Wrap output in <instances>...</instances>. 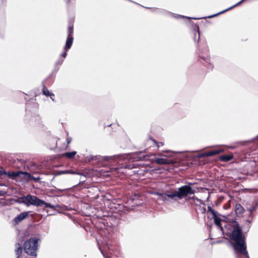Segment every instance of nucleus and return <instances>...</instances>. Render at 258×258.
Listing matches in <instances>:
<instances>
[{
	"label": "nucleus",
	"instance_id": "1",
	"mask_svg": "<svg viewBox=\"0 0 258 258\" xmlns=\"http://www.w3.org/2000/svg\"><path fill=\"white\" fill-rule=\"evenodd\" d=\"M104 160L105 161H113L119 164L123 165L127 162H130L131 160L133 161L138 160H150L152 163H155L159 165H169L173 163V161L171 159H165L163 158H156L154 155H143V152H137L134 154H118L111 156H105ZM122 167L125 168H133V166L129 165H122Z\"/></svg>",
	"mask_w": 258,
	"mask_h": 258
},
{
	"label": "nucleus",
	"instance_id": "2",
	"mask_svg": "<svg viewBox=\"0 0 258 258\" xmlns=\"http://www.w3.org/2000/svg\"><path fill=\"white\" fill-rule=\"evenodd\" d=\"M232 226L233 228L230 238L234 241L233 247L237 253V258H249L241 229L235 221L232 222Z\"/></svg>",
	"mask_w": 258,
	"mask_h": 258
},
{
	"label": "nucleus",
	"instance_id": "3",
	"mask_svg": "<svg viewBox=\"0 0 258 258\" xmlns=\"http://www.w3.org/2000/svg\"><path fill=\"white\" fill-rule=\"evenodd\" d=\"M20 203L26 205L27 206L29 205H33L35 206H40L44 205L46 208H58V205H52L49 203H46L45 201L40 200L35 196L28 195L26 196H23L20 198Z\"/></svg>",
	"mask_w": 258,
	"mask_h": 258
},
{
	"label": "nucleus",
	"instance_id": "4",
	"mask_svg": "<svg viewBox=\"0 0 258 258\" xmlns=\"http://www.w3.org/2000/svg\"><path fill=\"white\" fill-rule=\"evenodd\" d=\"M39 240V239L36 238H31L27 240L24 243V250L25 252L29 255L36 256Z\"/></svg>",
	"mask_w": 258,
	"mask_h": 258
},
{
	"label": "nucleus",
	"instance_id": "5",
	"mask_svg": "<svg viewBox=\"0 0 258 258\" xmlns=\"http://www.w3.org/2000/svg\"><path fill=\"white\" fill-rule=\"evenodd\" d=\"M155 195L158 196L157 199L158 200H161L166 204L180 200L176 190L173 191H168L163 193L156 192Z\"/></svg>",
	"mask_w": 258,
	"mask_h": 258
},
{
	"label": "nucleus",
	"instance_id": "6",
	"mask_svg": "<svg viewBox=\"0 0 258 258\" xmlns=\"http://www.w3.org/2000/svg\"><path fill=\"white\" fill-rule=\"evenodd\" d=\"M192 184V183L189 182L187 184L183 185L176 190L179 200L195 194V190L191 187Z\"/></svg>",
	"mask_w": 258,
	"mask_h": 258
},
{
	"label": "nucleus",
	"instance_id": "7",
	"mask_svg": "<svg viewBox=\"0 0 258 258\" xmlns=\"http://www.w3.org/2000/svg\"><path fill=\"white\" fill-rule=\"evenodd\" d=\"M21 174H23L26 177H28L29 178H32L33 179H34L35 181H37L39 179V178H35L33 177H32L31 176V175L27 172H22V171L12 172H7V174L6 175L12 179H15V177H16L17 176H20V175H21Z\"/></svg>",
	"mask_w": 258,
	"mask_h": 258
},
{
	"label": "nucleus",
	"instance_id": "8",
	"mask_svg": "<svg viewBox=\"0 0 258 258\" xmlns=\"http://www.w3.org/2000/svg\"><path fill=\"white\" fill-rule=\"evenodd\" d=\"M30 211L24 212L17 217H16L13 220V224L14 225L18 224L20 222L22 221L23 220L27 218L30 214Z\"/></svg>",
	"mask_w": 258,
	"mask_h": 258
},
{
	"label": "nucleus",
	"instance_id": "9",
	"mask_svg": "<svg viewBox=\"0 0 258 258\" xmlns=\"http://www.w3.org/2000/svg\"><path fill=\"white\" fill-rule=\"evenodd\" d=\"M223 151H224V150L223 149H217V150H213V151H209V152L201 153V154H199L198 157L199 158H203V157H204L212 156H213V155H215L218 154H219L220 153H222Z\"/></svg>",
	"mask_w": 258,
	"mask_h": 258
},
{
	"label": "nucleus",
	"instance_id": "10",
	"mask_svg": "<svg viewBox=\"0 0 258 258\" xmlns=\"http://www.w3.org/2000/svg\"><path fill=\"white\" fill-rule=\"evenodd\" d=\"M258 207V202L255 201L252 203L251 206L247 207V210L249 212L250 215H251L253 212L255 211Z\"/></svg>",
	"mask_w": 258,
	"mask_h": 258
},
{
	"label": "nucleus",
	"instance_id": "11",
	"mask_svg": "<svg viewBox=\"0 0 258 258\" xmlns=\"http://www.w3.org/2000/svg\"><path fill=\"white\" fill-rule=\"evenodd\" d=\"M73 41V37H68L66 41V46L64 47V50L67 51L68 49L71 47Z\"/></svg>",
	"mask_w": 258,
	"mask_h": 258
},
{
	"label": "nucleus",
	"instance_id": "12",
	"mask_svg": "<svg viewBox=\"0 0 258 258\" xmlns=\"http://www.w3.org/2000/svg\"><path fill=\"white\" fill-rule=\"evenodd\" d=\"M235 211L236 214L241 215L244 211V208L239 204H236L235 206Z\"/></svg>",
	"mask_w": 258,
	"mask_h": 258
},
{
	"label": "nucleus",
	"instance_id": "13",
	"mask_svg": "<svg viewBox=\"0 0 258 258\" xmlns=\"http://www.w3.org/2000/svg\"><path fill=\"white\" fill-rule=\"evenodd\" d=\"M16 247V254L18 255L17 258H19L20 256L21 255V253L22 252V248L21 247V244L19 243H16L15 245Z\"/></svg>",
	"mask_w": 258,
	"mask_h": 258
},
{
	"label": "nucleus",
	"instance_id": "14",
	"mask_svg": "<svg viewBox=\"0 0 258 258\" xmlns=\"http://www.w3.org/2000/svg\"><path fill=\"white\" fill-rule=\"evenodd\" d=\"M158 155L162 157H172V152L168 150L163 151V153H159Z\"/></svg>",
	"mask_w": 258,
	"mask_h": 258
},
{
	"label": "nucleus",
	"instance_id": "15",
	"mask_svg": "<svg viewBox=\"0 0 258 258\" xmlns=\"http://www.w3.org/2000/svg\"><path fill=\"white\" fill-rule=\"evenodd\" d=\"M233 158V156L232 155H223L220 156V160L221 161L223 162H227L231 160Z\"/></svg>",
	"mask_w": 258,
	"mask_h": 258
},
{
	"label": "nucleus",
	"instance_id": "16",
	"mask_svg": "<svg viewBox=\"0 0 258 258\" xmlns=\"http://www.w3.org/2000/svg\"><path fill=\"white\" fill-rule=\"evenodd\" d=\"M42 92H43V94L44 95H45V96H50L51 99L52 100H53V99H52V96H54V94H53L52 93H50L46 88L44 86H43V90H42Z\"/></svg>",
	"mask_w": 258,
	"mask_h": 258
},
{
	"label": "nucleus",
	"instance_id": "17",
	"mask_svg": "<svg viewBox=\"0 0 258 258\" xmlns=\"http://www.w3.org/2000/svg\"><path fill=\"white\" fill-rule=\"evenodd\" d=\"M77 152L76 151H73L71 152H67L64 153V156L70 159L73 158L75 155L76 154Z\"/></svg>",
	"mask_w": 258,
	"mask_h": 258
},
{
	"label": "nucleus",
	"instance_id": "18",
	"mask_svg": "<svg viewBox=\"0 0 258 258\" xmlns=\"http://www.w3.org/2000/svg\"><path fill=\"white\" fill-rule=\"evenodd\" d=\"M213 218H214V222L215 223V224L218 226H220V224H221V219L217 217V214L213 216Z\"/></svg>",
	"mask_w": 258,
	"mask_h": 258
},
{
	"label": "nucleus",
	"instance_id": "19",
	"mask_svg": "<svg viewBox=\"0 0 258 258\" xmlns=\"http://www.w3.org/2000/svg\"><path fill=\"white\" fill-rule=\"evenodd\" d=\"M73 33V26L70 25L69 26L68 31V37H71V35H72V34Z\"/></svg>",
	"mask_w": 258,
	"mask_h": 258
},
{
	"label": "nucleus",
	"instance_id": "20",
	"mask_svg": "<svg viewBox=\"0 0 258 258\" xmlns=\"http://www.w3.org/2000/svg\"><path fill=\"white\" fill-rule=\"evenodd\" d=\"M208 211L210 212L213 216H215L217 214V212H215L211 207L208 206Z\"/></svg>",
	"mask_w": 258,
	"mask_h": 258
},
{
	"label": "nucleus",
	"instance_id": "21",
	"mask_svg": "<svg viewBox=\"0 0 258 258\" xmlns=\"http://www.w3.org/2000/svg\"><path fill=\"white\" fill-rule=\"evenodd\" d=\"M69 173H70L69 170H62V171H58V172L56 173V174L60 175V174H68Z\"/></svg>",
	"mask_w": 258,
	"mask_h": 258
},
{
	"label": "nucleus",
	"instance_id": "22",
	"mask_svg": "<svg viewBox=\"0 0 258 258\" xmlns=\"http://www.w3.org/2000/svg\"><path fill=\"white\" fill-rule=\"evenodd\" d=\"M7 174V172H6L3 167H0V176L6 175Z\"/></svg>",
	"mask_w": 258,
	"mask_h": 258
},
{
	"label": "nucleus",
	"instance_id": "23",
	"mask_svg": "<svg viewBox=\"0 0 258 258\" xmlns=\"http://www.w3.org/2000/svg\"><path fill=\"white\" fill-rule=\"evenodd\" d=\"M153 142L156 144V146L158 148H159L164 145L162 142H157L155 140H153Z\"/></svg>",
	"mask_w": 258,
	"mask_h": 258
},
{
	"label": "nucleus",
	"instance_id": "24",
	"mask_svg": "<svg viewBox=\"0 0 258 258\" xmlns=\"http://www.w3.org/2000/svg\"><path fill=\"white\" fill-rule=\"evenodd\" d=\"M244 1H245V0H241V1H240L239 3H237V4H235V5L233 6L232 7H231V8H229V9H227V10H226V11H227V10H230L231 9H232V8H234V7H236V6H238V5H239L240 4L242 3L243 2H244ZM225 11H226V10H225ZM225 12V11H223L222 12Z\"/></svg>",
	"mask_w": 258,
	"mask_h": 258
},
{
	"label": "nucleus",
	"instance_id": "25",
	"mask_svg": "<svg viewBox=\"0 0 258 258\" xmlns=\"http://www.w3.org/2000/svg\"><path fill=\"white\" fill-rule=\"evenodd\" d=\"M198 35V41H199L200 40V33L199 32H196L195 34V37L196 36V35Z\"/></svg>",
	"mask_w": 258,
	"mask_h": 258
},
{
	"label": "nucleus",
	"instance_id": "26",
	"mask_svg": "<svg viewBox=\"0 0 258 258\" xmlns=\"http://www.w3.org/2000/svg\"><path fill=\"white\" fill-rule=\"evenodd\" d=\"M6 192L3 191V190H0V196H4L6 195Z\"/></svg>",
	"mask_w": 258,
	"mask_h": 258
},
{
	"label": "nucleus",
	"instance_id": "27",
	"mask_svg": "<svg viewBox=\"0 0 258 258\" xmlns=\"http://www.w3.org/2000/svg\"><path fill=\"white\" fill-rule=\"evenodd\" d=\"M70 174H81L80 173H79V172H75V171H70Z\"/></svg>",
	"mask_w": 258,
	"mask_h": 258
},
{
	"label": "nucleus",
	"instance_id": "28",
	"mask_svg": "<svg viewBox=\"0 0 258 258\" xmlns=\"http://www.w3.org/2000/svg\"><path fill=\"white\" fill-rule=\"evenodd\" d=\"M64 52L61 54V56L62 57L65 58L66 57V55H67V53H66L67 51H66V50H64Z\"/></svg>",
	"mask_w": 258,
	"mask_h": 258
},
{
	"label": "nucleus",
	"instance_id": "29",
	"mask_svg": "<svg viewBox=\"0 0 258 258\" xmlns=\"http://www.w3.org/2000/svg\"><path fill=\"white\" fill-rule=\"evenodd\" d=\"M71 140H72V139L70 138H68L67 139V142L68 145H69L71 143Z\"/></svg>",
	"mask_w": 258,
	"mask_h": 258
},
{
	"label": "nucleus",
	"instance_id": "30",
	"mask_svg": "<svg viewBox=\"0 0 258 258\" xmlns=\"http://www.w3.org/2000/svg\"><path fill=\"white\" fill-rule=\"evenodd\" d=\"M99 248H100V250H101V253H102V255L104 256V257L105 258H108V257L105 255V254H104V252H103L102 250H101L100 247Z\"/></svg>",
	"mask_w": 258,
	"mask_h": 258
},
{
	"label": "nucleus",
	"instance_id": "31",
	"mask_svg": "<svg viewBox=\"0 0 258 258\" xmlns=\"http://www.w3.org/2000/svg\"><path fill=\"white\" fill-rule=\"evenodd\" d=\"M175 18H185V17L183 16L178 15L177 16H175Z\"/></svg>",
	"mask_w": 258,
	"mask_h": 258
}]
</instances>
